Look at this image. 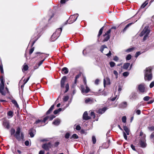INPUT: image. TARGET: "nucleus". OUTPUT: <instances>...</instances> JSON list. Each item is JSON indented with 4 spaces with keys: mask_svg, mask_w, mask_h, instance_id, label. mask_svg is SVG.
Here are the masks:
<instances>
[{
    "mask_svg": "<svg viewBox=\"0 0 154 154\" xmlns=\"http://www.w3.org/2000/svg\"><path fill=\"white\" fill-rule=\"evenodd\" d=\"M152 68L151 67L146 68L144 73V79L146 81H150L152 78Z\"/></svg>",
    "mask_w": 154,
    "mask_h": 154,
    "instance_id": "f257e3e1",
    "label": "nucleus"
},
{
    "mask_svg": "<svg viewBox=\"0 0 154 154\" xmlns=\"http://www.w3.org/2000/svg\"><path fill=\"white\" fill-rule=\"evenodd\" d=\"M62 31V28H60L57 29L51 36V40L54 42L56 40L60 35Z\"/></svg>",
    "mask_w": 154,
    "mask_h": 154,
    "instance_id": "f03ea898",
    "label": "nucleus"
},
{
    "mask_svg": "<svg viewBox=\"0 0 154 154\" xmlns=\"http://www.w3.org/2000/svg\"><path fill=\"white\" fill-rule=\"evenodd\" d=\"M14 136L18 141L23 139L24 136L23 134V132H21V129L20 127H18L17 128Z\"/></svg>",
    "mask_w": 154,
    "mask_h": 154,
    "instance_id": "7ed1b4c3",
    "label": "nucleus"
},
{
    "mask_svg": "<svg viewBox=\"0 0 154 154\" xmlns=\"http://www.w3.org/2000/svg\"><path fill=\"white\" fill-rule=\"evenodd\" d=\"M148 26H146L140 34V36L144 35L143 39V41H145L146 39L150 32V31L148 29Z\"/></svg>",
    "mask_w": 154,
    "mask_h": 154,
    "instance_id": "20e7f679",
    "label": "nucleus"
},
{
    "mask_svg": "<svg viewBox=\"0 0 154 154\" xmlns=\"http://www.w3.org/2000/svg\"><path fill=\"white\" fill-rule=\"evenodd\" d=\"M42 30V28L38 27L35 30V33L34 35V36L35 37L33 38V39H34V41H33L32 43L31 46L32 47L34 43H35L36 41L38 39L39 37V35L40 33V32Z\"/></svg>",
    "mask_w": 154,
    "mask_h": 154,
    "instance_id": "39448f33",
    "label": "nucleus"
},
{
    "mask_svg": "<svg viewBox=\"0 0 154 154\" xmlns=\"http://www.w3.org/2000/svg\"><path fill=\"white\" fill-rule=\"evenodd\" d=\"M79 14H78L71 15L69 17V19L66 21V24L67 23L69 24L72 23L76 20Z\"/></svg>",
    "mask_w": 154,
    "mask_h": 154,
    "instance_id": "423d86ee",
    "label": "nucleus"
},
{
    "mask_svg": "<svg viewBox=\"0 0 154 154\" xmlns=\"http://www.w3.org/2000/svg\"><path fill=\"white\" fill-rule=\"evenodd\" d=\"M84 82L85 85H86V89L82 86H81V91L82 93L84 94H85L88 93L90 91L89 88L87 85V81L85 78H84Z\"/></svg>",
    "mask_w": 154,
    "mask_h": 154,
    "instance_id": "0eeeda50",
    "label": "nucleus"
},
{
    "mask_svg": "<svg viewBox=\"0 0 154 154\" xmlns=\"http://www.w3.org/2000/svg\"><path fill=\"white\" fill-rule=\"evenodd\" d=\"M45 123V121H44V119L43 120L38 119L36 120L34 123V125L35 127H39L44 125L45 124H43V123Z\"/></svg>",
    "mask_w": 154,
    "mask_h": 154,
    "instance_id": "6e6552de",
    "label": "nucleus"
},
{
    "mask_svg": "<svg viewBox=\"0 0 154 154\" xmlns=\"http://www.w3.org/2000/svg\"><path fill=\"white\" fill-rule=\"evenodd\" d=\"M138 89L140 92L142 93H146L147 90V88L144 84L139 85L138 86Z\"/></svg>",
    "mask_w": 154,
    "mask_h": 154,
    "instance_id": "1a4fd4ad",
    "label": "nucleus"
},
{
    "mask_svg": "<svg viewBox=\"0 0 154 154\" xmlns=\"http://www.w3.org/2000/svg\"><path fill=\"white\" fill-rule=\"evenodd\" d=\"M111 32V29H109L103 35V42H106L109 40L110 38V34Z\"/></svg>",
    "mask_w": 154,
    "mask_h": 154,
    "instance_id": "9d476101",
    "label": "nucleus"
},
{
    "mask_svg": "<svg viewBox=\"0 0 154 154\" xmlns=\"http://www.w3.org/2000/svg\"><path fill=\"white\" fill-rule=\"evenodd\" d=\"M139 143L141 147L144 148L146 147V144L145 142V136L144 135L143 138H140V140Z\"/></svg>",
    "mask_w": 154,
    "mask_h": 154,
    "instance_id": "9b49d317",
    "label": "nucleus"
},
{
    "mask_svg": "<svg viewBox=\"0 0 154 154\" xmlns=\"http://www.w3.org/2000/svg\"><path fill=\"white\" fill-rule=\"evenodd\" d=\"M51 144L50 142L44 144L42 146V148L46 150H48L50 148H51Z\"/></svg>",
    "mask_w": 154,
    "mask_h": 154,
    "instance_id": "f8f14e48",
    "label": "nucleus"
},
{
    "mask_svg": "<svg viewBox=\"0 0 154 154\" xmlns=\"http://www.w3.org/2000/svg\"><path fill=\"white\" fill-rule=\"evenodd\" d=\"M129 98L131 100H136L137 97V93L133 92L131 93L129 97Z\"/></svg>",
    "mask_w": 154,
    "mask_h": 154,
    "instance_id": "ddd939ff",
    "label": "nucleus"
},
{
    "mask_svg": "<svg viewBox=\"0 0 154 154\" xmlns=\"http://www.w3.org/2000/svg\"><path fill=\"white\" fill-rule=\"evenodd\" d=\"M83 119L85 120H88L91 119V117L88 116L87 112L85 111L83 115Z\"/></svg>",
    "mask_w": 154,
    "mask_h": 154,
    "instance_id": "4468645a",
    "label": "nucleus"
},
{
    "mask_svg": "<svg viewBox=\"0 0 154 154\" xmlns=\"http://www.w3.org/2000/svg\"><path fill=\"white\" fill-rule=\"evenodd\" d=\"M55 117V116L53 115H51L50 116H47L44 118V121H45V122L48 119H49L50 120H51Z\"/></svg>",
    "mask_w": 154,
    "mask_h": 154,
    "instance_id": "2eb2a0df",
    "label": "nucleus"
},
{
    "mask_svg": "<svg viewBox=\"0 0 154 154\" xmlns=\"http://www.w3.org/2000/svg\"><path fill=\"white\" fill-rule=\"evenodd\" d=\"M66 80V76H64L62 78L60 82V85L61 88H63L64 87V83Z\"/></svg>",
    "mask_w": 154,
    "mask_h": 154,
    "instance_id": "dca6fc26",
    "label": "nucleus"
},
{
    "mask_svg": "<svg viewBox=\"0 0 154 154\" xmlns=\"http://www.w3.org/2000/svg\"><path fill=\"white\" fill-rule=\"evenodd\" d=\"M103 83L104 86L106 85H109L110 84L109 79L107 77L104 79L103 80Z\"/></svg>",
    "mask_w": 154,
    "mask_h": 154,
    "instance_id": "f3484780",
    "label": "nucleus"
},
{
    "mask_svg": "<svg viewBox=\"0 0 154 154\" xmlns=\"http://www.w3.org/2000/svg\"><path fill=\"white\" fill-rule=\"evenodd\" d=\"M60 122V120L59 119H54L52 123L55 125H58Z\"/></svg>",
    "mask_w": 154,
    "mask_h": 154,
    "instance_id": "a211bd4d",
    "label": "nucleus"
},
{
    "mask_svg": "<svg viewBox=\"0 0 154 154\" xmlns=\"http://www.w3.org/2000/svg\"><path fill=\"white\" fill-rule=\"evenodd\" d=\"M94 100L92 98H88L85 99V102L86 103H91L94 102Z\"/></svg>",
    "mask_w": 154,
    "mask_h": 154,
    "instance_id": "6ab92c4d",
    "label": "nucleus"
},
{
    "mask_svg": "<svg viewBox=\"0 0 154 154\" xmlns=\"http://www.w3.org/2000/svg\"><path fill=\"white\" fill-rule=\"evenodd\" d=\"M127 104L126 102H123L119 104V106L121 108H125L127 106Z\"/></svg>",
    "mask_w": 154,
    "mask_h": 154,
    "instance_id": "aec40b11",
    "label": "nucleus"
},
{
    "mask_svg": "<svg viewBox=\"0 0 154 154\" xmlns=\"http://www.w3.org/2000/svg\"><path fill=\"white\" fill-rule=\"evenodd\" d=\"M3 125L4 127L8 129L10 128L9 123L8 121H5L3 122Z\"/></svg>",
    "mask_w": 154,
    "mask_h": 154,
    "instance_id": "412c9836",
    "label": "nucleus"
},
{
    "mask_svg": "<svg viewBox=\"0 0 154 154\" xmlns=\"http://www.w3.org/2000/svg\"><path fill=\"white\" fill-rule=\"evenodd\" d=\"M54 108V105H53L51 106V107L49 108L47 112L46 113V115L50 114L53 110Z\"/></svg>",
    "mask_w": 154,
    "mask_h": 154,
    "instance_id": "4be33fe9",
    "label": "nucleus"
},
{
    "mask_svg": "<svg viewBox=\"0 0 154 154\" xmlns=\"http://www.w3.org/2000/svg\"><path fill=\"white\" fill-rule=\"evenodd\" d=\"M107 109L106 107H104L102 109H100L98 111V112L100 114H102L104 113Z\"/></svg>",
    "mask_w": 154,
    "mask_h": 154,
    "instance_id": "5701e85b",
    "label": "nucleus"
},
{
    "mask_svg": "<svg viewBox=\"0 0 154 154\" xmlns=\"http://www.w3.org/2000/svg\"><path fill=\"white\" fill-rule=\"evenodd\" d=\"M4 88V85H0V92L3 95H5V93L4 91L3 90Z\"/></svg>",
    "mask_w": 154,
    "mask_h": 154,
    "instance_id": "b1692460",
    "label": "nucleus"
},
{
    "mask_svg": "<svg viewBox=\"0 0 154 154\" xmlns=\"http://www.w3.org/2000/svg\"><path fill=\"white\" fill-rule=\"evenodd\" d=\"M62 71L63 72L62 73L65 74H67L69 72L68 69L65 67L63 68L62 69Z\"/></svg>",
    "mask_w": 154,
    "mask_h": 154,
    "instance_id": "393cba45",
    "label": "nucleus"
},
{
    "mask_svg": "<svg viewBox=\"0 0 154 154\" xmlns=\"http://www.w3.org/2000/svg\"><path fill=\"white\" fill-rule=\"evenodd\" d=\"M132 24V23H130L129 24H128L125 27V28L123 29L122 31V32L123 33L125 32L126 31L127 29L128 28V27L131 26Z\"/></svg>",
    "mask_w": 154,
    "mask_h": 154,
    "instance_id": "a878e982",
    "label": "nucleus"
},
{
    "mask_svg": "<svg viewBox=\"0 0 154 154\" xmlns=\"http://www.w3.org/2000/svg\"><path fill=\"white\" fill-rule=\"evenodd\" d=\"M44 60L45 59H43L40 61L38 64H36V66L34 67V69H36L38 68V67L43 63Z\"/></svg>",
    "mask_w": 154,
    "mask_h": 154,
    "instance_id": "bb28decb",
    "label": "nucleus"
},
{
    "mask_svg": "<svg viewBox=\"0 0 154 154\" xmlns=\"http://www.w3.org/2000/svg\"><path fill=\"white\" fill-rule=\"evenodd\" d=\"M7 115L10 116V118H11L13 117L14 115V112L12 111H9L7 113Z\"/></svg>",
    "mask_w": 154,
    "mask_h": 154,
    "instance_id": "cd10ccee",
    "label": "nucleus"
},
{
    "mask_svg": "<svg viewBox=\"0 0 154 154\" xmlns=\"http://www.w3.org/2000/svg\"><path fill=\"white\" fill-rule=\"evenodd\" d=\"M123 129L124 131H125L127 135H129V130L127 127L126 126H124Z\"/></svg>",
    "mask_w": 154,
    "mask_h": 154,
    "instance_id": "c85d7f7f",
    "label": "nucleus"
},
{
    "mask_svg": "<svg viewBox=\"0 0 154 154\" xmlns=\"http://www.w3.org/2000/svg\"><path fill=\"white\" fill-rule=\"evenodd\" d=\"M11 102L17 108L19 107L18 105V104L17 102L14 99H11Z\"/></svg>",
    "mask_w": 154,
    "mask_h": 154,
    "instance_id": "c756f323",
    "label": "nucleus"
},
{
    "mask_svg": "<svg viewBox=\"0 0 154 154\" xmlns=\"http://www.w3.org/2000/svg\"><path fill=\"white\" fill-rule=\"evenodd\" d=\"M130 65L129 63H126L124 64L123 66V69H127Z\"/></svg>",
    "mask_w": 154,
    "mask_h": 154,
    "instance_id": "7c9ffc66",
    "label": "nucleus"
},
{
    "mask_svg": "<svg viewBox=\"0 0 154 154\" xmlns=\"http://www.w3.org/2000/svg\"><path fill=\"white\" fill-rule=\"evenodd\" d=\"M148 4V1H146L143 3L141 6V8H144Z\"/></svg>",
    "mask_w": 154,
    "mask_h": 154,
    "instance_id": "2f4dec72",
    "label": "nucleus"
},
{
    "mask_svg": "<svg viewBox=\"0 0 154 154\" xmlns=\"http://www.w3.org/2000/svg\"><path fill=\"white\" fill-rule=\"evenodd\" d=\"M62 110V109L61 108H60L57 109L55 110L54 111V113L55 115L57 114L59 112L61 111Z\"/></svg>",
    "mask_w": 154,
    "mask_h": 154,
    "instance_id": "473e14b6",
    "label": "nucleus"
},
{
    "mask_svg": "<svg viewBox=\"0 0 154 154\" xmlns=\"http://www.w3.org/2000/svg\"><path fill=\"white\" fill-rule=\"evenodd\" d=\"M0 81L1 83L0 84V85H4V79L3 77V76H1L0 78Z\"/></svg>",
    "mask_w": 154,
    "mask_h": 154,
    "instance_id": "72a5a7b5",
    "label": "nucleus"
},
{
    "mask_svg": "<svg viewBox=\"0 0 154 154\" xmlns=\"http://www.w3.org/2000/svg\"><path fill=\"white\" fill-rule=\"evenodd\" d=\"M105 48H106L107 49V46L105 45H103L101 46L100 48V51L102 53H103V51Z\"/></svg>",
    "mask_w": 154,
    "mask_h": 154,
    "instance_id": "f704fd0d",
    "label": "nucleus"
},
{
    "mask_svg": "<svg viewBox=\"0 0 154 154\" xmlns=\"http://www.w3.org/2000/svg\"><path fill=\"white\" fill-rule=\"evenodd\" d=\"M104 27H102L99 30V33L98 35V36L99 37L102 34L103 32V29Z\"/></svg>",
    "mask_w": 154,
    "mask_h": 154,
    "instance_id": "c9c22d12",
    "label": "nucleus"
},
{
    "mask_svg": "<svg viewBox=\"0 0 154 154\" xmlns=\"http://www.w3.org/2000/svg\"><path fill=\"white\" fill-rule=\"evenodd\" d=\"M28 66L27 65H24L23 66L22 70L23 72L24 71H26L28 70Z\"/></svg>",
    "mask_w": 154,
    "mask_h": 154,
    "instance_id": "e433bc0d",
    "label": "nucleus"
},
{
    "mask_svg": "<svg viewBox=\"0 0 154 154\" xmlns=\"http://www.w3.org/2000/svg\"><path fill=\"white\" fill-rule=\"evenodd\" d=\"M150 98V97L148 96H146L143 98V100L145 101H148Z\"/></svg>",
    "mask_w": 154,
    "mask_h": 154,
    "instance_id": "4c0bfd02",
    "label": "nucleus"
},
{
    "mask_svg": "<svg viewBox=\"0 0 154 154\" xmlns=\"http://www.w3.org/2000/svg\"><path fill=\"white\" fill-rule=\"evenodd\" d=\"M92 141L94 144H95L96 143V140L95 137L94 136L92 137Z\"/></svg>",
    "mask_w": 154,
    "mask_h": 154,
    "instance_id": "58836bf2",
    "label": "nucleus"
},
{
    "mask_svg": "<svg viewBox=\"0 0 154 154\" xmlns=\"http://www.w3.org/2000/svg\"><path fill=\"white\" fill-rule=\"evenodd\" d=\"M115 63L112 61L110 62L109 63L110 66L111 67H113L115 65Z\"/></svg>",
    "mask_w": 154,
    "mask_h": 154,
    "instance_id": "ea45409f",
    "label": "nucleus"
},
{
    "mask_svg": "<svg viewBox=\"0 0 154 154\" xmlns=\"http://www.w3.org/2000/svg\"><path fill=\"white\" fill-rule=\"evenodd\" d=\"M134 48H131L129 49H127L126 50V51L127 52H131V51L133 50Z\"/></svg>",
    "mask_w": 154,
    "mask_h": 154,
    "instance_id": "a19ab883",
    "label": "nucleus"
},
{
    "mask_svg": "<svg viewBox=\"0 0 154 154\" xmlns=\"http://www.w3.org/2000/svg\"><path fill=\"white\" fill-rule=\"evenodd\" d=\"M65 87H66V89L65 92L66 93L68 91L69 89V85L68 84H66V85Z\"/></svg>",
    "mask_w": 154,
    "mask_h": 154,
    "instance_id": "79ce46f5",
    "label": "nucleus"
},
{
    "mask_svg": "<svg viewBox=\"0 0 154 154\" xmlns=\"http://www.w3.org/2000/svg\"><path fill=\"white\" fill-rule=\"evenodd\" d=\"M72 137L75 139H78L79 138V137L76 134H74L72 136Z\"/></svg>",
    "mask_w": 154,
    "mask_h": 154,
    "instance_id": "37998d69",
    "label": "nucleus"
},
{
    "mask_svg": "<svg viewBox=\"0 0 154 154\" xmlns=\"http://www.w3.org/2000/svg\"><path fill=\"white\" fill-rule=\"evenodd\" d=\"M129 74V72H125L123 73V75L125 77L127 76Z\"/></svg>",
    "mask_w": 154,
    "mask_h": 154,
    "instance_id": "c03bdc74",
    "label": "nucleus"
},
{
    "mask_svg": "<svg viewBox=\"0 0 154 154\" xmlns=\"http://www.w3.org/2000/svg\"><path fill=\"white\" fill-rule=\"evenodd\" d=\"M0 69L1 72L2 73H4V71L3 69V66L2 64H0Z\"/></svg>",
    "mask_w": 154,
    "mask_h": 154,
    "instance_id": "a18cd8bd",
    "label": "nucleus"
},
{
    "mask_svg": "<svg viewBox=\"0 0 154 154\" xmlns=\"http://www.w3.org/2000/svg\"><path fill=\"white\" fill-rule=\"evenodd\" d=\"M33 130V129H32L30 130V131L29 132V134L31 137H32L34 136V134L32 132V131Z\"/></svg>",
    "mask_w": 154,
    "mask_h": 154,
    "instance_id": "49530a36",
    "label": "nucleus"
},
{
    "mask_svg": "<svg viewBox=\"0 0 154 154\" xmlns=\"http://www.w3.org/2000/svg\"><path fill=\"white\" fill-rule=\"evenodd\" d=\"M69 97L68 96H65L63 98V100L64 101H67L69 99Z\"/></svg>",
    "mask_w": 154,
    "mask_h": 154,
    "instance_id": "de8ad7c7",
    "label": "nucleus"
},
{
    "mask_svg": "<svg viewBox=\"0 0 154 154\" xmlns=\"http://www.w3.org/2000/svg\"><path fill=\"white\" fill-rule=\"evenodd\" d=\"M131 55L129 54L126 57V59L127 60H129L131 59Z\"/></svg>",
    "mask_w": 154,
    "mask_h": 154,
    "instance_id": "09e8293b",
    "label": "nucleus"
},
{
    "mask_svg": "<svg viewBox=\"0 0 154 154\" xmlns=\"http://www.w3.org/2000/svg\"><path fill=\"white\" fill-rule=\"evenodd\" d=\"M75 128L77 130L79 131L81 129V128L80 126L78 125L75 126Z\"/></svg>",
    "mask_w": 154,
    "mask_h": 154,
    "instance_id": "8fccbe9b",
    "label": "nucleus"
},
{
    "mask_svg": "<svg viewBox=\"0 0 154 154\" xmlns=\"http://www.w3.org/2000/svg\"><path fill=\"white\" fill-rule=\"evenodd\" d=\"M126 118L125 116H123L122 118V120L123 122L125 123L126 122Z\"/></svg>",
    "mask_w": 154,
    "mask_h": 154,
    "instance_id": "3c124183",
    "label": "nucleus"
},
{
    "mask_svg": "<svg viewBox=\"0 0 154 154\" xmlns=\"http://www.w3.org/2000/svg\"><path fill=\"white\" fill-rule=\"evenodd\" d=\"M113 73L116 76V78H118V72L116 70H114L113 71Z\"/></svg>",
    "mask_w": 154,
    "mask_h": 154,
    "instance_id": "603ef678",
    "label": "nucleus"
},
{
    "mask_svg": "<svg viewBox=\"0 0 154 154\" xmlns=\"http://www.w3.org/2000/svg\"><path fill=\"white\" fill-rule=\"evenodd\" d=\"M123 136H124V138L126 140H127V134H126L125 133V132H124L123 133Z\"/></svg>",
    "mask_w": 154,
    "mask_h": 154,
    "instance_id": "864d4df0",
    "label": "nucleus"
},
{
    "mask_svg": "<svg viewBox=\"0 0 154 154\" xmlns=\"http://www.w3.org/2000/svg\"><path fill=\"white\" fill-rule=\"evenodd\" d=\"M90 115L91 116L93 117L94 118L95 117V115L94 112L93 111H91L90 113Z\"/></svg>",
    "mask_w": 154,
    "mask_h": 154,
    "instance_id": "5fc2aeb1",
    "label": "nucleus"
},
{
    "mask_svg": "<svg viewBox=\"0 0 154 154\" xmlns=\"http://www.w3.org/2000/svg\"><path fill=\"white\" fill-rule=\"evenodd\" d=\"M34 51V47H33L31 48L29 51V54L30 55Z\"/></svg>",
    "mask_w": 154,
    "mask_h": 154,
    "instance_id": "6e6d98bb",
    "label": "nucleus"
},
{
    "mask_svg": "<svg viewBox=\"0 0 154 154\" xmlns=\"http://www.w3.org/2000/svg\"><path fill=\"white\" fill-rule=\"evenodd\" d=\"M145 135V137H146V135L145 134H143V132L142 131H141L140 133V136L141 137V138H143V137Z\"/></svg>",
    "mask_w": 154,
    "mask_h": 154,
    "instance_id": "4d7b16f0",
    "label": "nucleus"
},
{
    "mask_svg": "<svg viewBox=\"0 0 154 154\" xmlns=\"http://www.w3.org/2000/svg\"><path fill=\"white\" fill-rule=\"evenodd\" d=\"M154 86V82H152L150 84L149 87L150 88H152Z\"/></svg>",
    "mask_w": 154,
    "mask_h": 154,
    "instance_id": "13d9d810",
    "label": "nucleus"
},
{
    "mask_svg": "<svg viewBox=\"0 0 154 154\" xmlns=\"http://www.w3.org/2000/svg\"><path fill=\"white\" fill-rule=\"evenodd\" d=\"M150 131H153L154 130V126H152L150 127H148Z\"/></svg>",
    "mask_w": 154,
    "mask_h": 154,
    "instance_id": "bf43d9fd",
    "label": "nucleus"
},
{
    "mask_svg": "<svg viewBox=\"0 0 154 154\" xmlns=\"http://www.w3.org/2000/svg\"><path fill=\"white\" fill-rule=\"evenodd\" d=\"M70 134L69 133H67L65 135V137L66 138L68 139L69 137Z\"/></svg>",
    "mask_w": 154,
    "mask_h": 154,
    "instance_id": "052dcab7",
    "label": "nucleus"
},
{
    "mask_svg": "<svg viewBox=\"0 0 154 154\" xmlns=\"http://www.w3.org/2000/svg\"><path fill=\"white\" fill-rule=\"evenodd\" d=\"M15 131L14 129H12L11 131V135L15 133Z\"/></svg>",
    "mask_w": 154,
    "mask_h": 154,
    "instance_id": "680f3d73",
    "label": "nucleus"
},
{
    "mask_svg": "<svg viewBox=\"0 0 154 154\" xmlns=\"http://www.w3.org/2000/svg\"><path fill=\"white\" fill-rule=\"evenodd\" d=\"M59 144V142H56L54 143V146L55 147H57Z\"/></svg>",
    "mask_w": 154,
    "mask_h": 154,
    "instance_id": "e2e57ef3",
    "label": "nucleus"
},
{
    "mask_svg": "<svg viewBox=\"0 0 154 154\" xmlns=\"http://www.w3.org/2000/svg\"><path fill=\"white\" fill-rule=\"evenodd\" d=\"M113 60L115 61H117L119 60V58L117 56H115L114 57Z\"/></svg>",
    "mask_w": 154,
    "mask_h": 154,
    "instance_id": "0e129e2a",
    "label": "nucleus"
},
{
    "mask_svg": "<svg viewBox=\"0 0 154 154\" xmlns=\"http://www.w3.org/2000/svg\"><path fill=\"white\" fill-rule=\"evenodd\" d=\"M136 112L137 115H139L140 114L141 111L140 110L138 109L136 111Z\"/></svg>",
    "mask_w": 154,
    "mask_h": 154,
    "instance_id": "69168bd1",
    "label": "nucleus"
},
{
    "mask_svg": "<svg viewBox=\"0 0 154 154\" xmlns=\"http://www.w3.org/2000/svg\"><path fill=\"white\" fill-rule=\"evenodd\" d=\"M150 138L151 139L154 138V133H152L150 136Z\"/></svg>",
    "mask_w": 154,
    "mask_h": 154,
    "instance_id": "338daca9",
    "label": "nucleus"
},
{
    "mask_svg": "<svg viewBox=\"0 0 154 154\" xmlns=\"http://www.w3.org/2000/svg\"><path fill=\"white\" fill-rule=\"evenodd\" d=\"M25 145L26 146H28L29 145V142L28 141L26 140L25 142Z\"/></svg>",
    "mask_w": 154,
    "mask_h": 154,
    "instance_id": "774afa93",
    "label": "nucleus"
}]
</instances>
